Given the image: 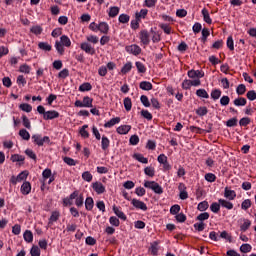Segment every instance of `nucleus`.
<instances>
[{"label": "nucleus", "mask_w": 256, "mask_h": 256, "mask_svg": "<svg viewBox=\"0 0 256 256\" xmlns=\"http://www.w3.org/2000/svg\"><path fill=\"white\" fill-rule=\"evenodd\" d=\"M221 90L220 89H214L211 92V99H213L214 101H217V99H219L221 97Z\"/></svg>", "instance_id": "nucleus-48"}, {"label": "nucleus", "mask_w": 256, "mask_h": 256, "mask_svg": "<svg viewBox=\"0 0 256 256\" xmlns=\"http://www.w3.org/2000/svg\"><path fill=\"white\" fill-rule=\"evenodd\" d=\"M140 101L144 107H151V102L149 101V97L146 95H142L140 97Z\"/></svg>", "instance_id": "nucleus-53"}, {"label": "nucleus", "mask_w": 256, "mask_h": 256, "mask_svg": "<svg viewBox=\"0 0 256 256\" xmlns=\"http://www.w3.org/2000/svg\"><path fill=\"white\" fill-rule=\"evenodd\" d=\"M86 129H89V125H87V124L83 125L79 131V133H80L81 137H83V139H89V132Z\"/></svg>", "instance_id": "nucleus-30"}, {"label": "nucleus", "mask_w": 256, "mask_h": 256, "mask_svg": "<svg viewBox=\"0 0 256 256\" xmlns=\"http://www.w3.org/2000/svg\"><path fill=\"white\" fill-rule=\"evenodd\" d=\"M131 131V125H121L116 129L119 135H127Z\"/></svg>", "instance_id": "nucleus-16"}, {"label": "nucleus", "mask_w": 256, "mask_h": 256, "mask_svg": "<svg viewBox=\"0 0 256 256\" xmlns=\"http://www.w3.org/2000/svg\"><path fill=\"white\" fill-rule=\"evenodd\" d=\"M109 223L113 227H119V225H121V222L119 221V218H117L116 216H111L109 218Z\"/></svg>", "instance_id": "nucleus-45"}, {"label": "nucleus", "mask_w": 256, "mask_h": 256, "mask_svg": "<svg viewBox=\"0 0 256 256\" xmlns=\"http://www.w3.org/2000/svg\"><path fill=\"white\" fill-rule=\"evenodd\" d=\"M69 77V69L64 68L58 73V79H67Z\"/></svg>", "instance_id": "nucleus-51"}, {"label": "nucleus", "mask_w": 256, "mask_h": 256, "mask_svg": "<svg viewBox=\"0 0 256 256\" xmlns=\"http://www.w3.org/2000/svg\"><path fill=\"white\" fill-rule=\"evenodd\" d=\"M80 47L82 51H85V53H88L89 55H95V48H93L91 44L84 42Z\"/></svg>", "instance_id": "nucleus-11"}, {"label": "nucleus", "mask_w": 256, "mask_h": 256, "mask_svg": "<svg viewBox=\"0 0 256 256\" xmlns=\"http://www.w3.org/2000/svg\"><path fill=\"white\" fill-rule=\"evenodd\" d=\"M59 217H61V213L53 211L49 219L50 223H56V221H59Z\"/></svg>", "instance_id": "nucleus-40"}, {"label": "nucleus", "mask_w": 256, "mask_h": 256, "mask_svg": "<svg viewBox=\"0 0 256 256\" xmlns=\"http://www.w3.org/2000/svg\"><path fill=\"white\" fill-rule=\"evenodd\" d=\"M74 107H86V108H91L93 107V98L89 97V96H84L83 100H76L74 103Z\"/></svg>", "instance_id": "nucleus-3"}, {"label": "nucleus", "mask_w": 256, "mask_h": 256, "mask_svg": "<svg viewBox=\"0 0 256 256\" xmlns=\"http://www.w3.org/2000/svg\"><path fill=\"white\" fill-rule=\"evenodd\" d=\"M144 187L146 189H151L156 193V195H163V187H161V185L155 181H145Z\"/></svg>", "instance_id": "nucleus-1"}, {"label": "nucleus", "mask_w": 256, "mask_h": 256, "mask_svg": "<svg viewBox=\"0 0 256 256\" xmlns=\"http://www.w3.org/2000/svg\"><path fill=\"white\" fill-rule=\"evenodd\" d=\"M210 211H212V213H218L219 211H221V204L218 202H214L210 205Z\"/></svg>", "instance_id": "nucleus-42"}, {"label": "nucleus", "mask_w": 256, "mask_h": 256, "mask_svg": "<svg viewBox=\"0 0 256 256\" xmlns=\"http://www.w3.org/2000/svg\"><path fill=\"white\" fill-rule=\"evenodd\" d=\"M179 211H181V206L179 204H174L170 208L171 215H178Z\"/></svg>", "instance_id": "nucleus-52"}, {"label": "nucleus", "mask_w": 256, "mask_h": 256, "mask_svg": "<svg viewBox=\"0 0 256 256\" xmlns=\"http://www.w3.org/2000/svg\"><path fill=\"white\" fill-rule=\"evenodd\" d=\"M109 145H111V141L107 136L103 135L101 140L102 151H107L109 149Z\"/></svg>", "instance_id": "nucleus-18"}, {"label": "nucleus", "mask_w": 256, "mask_h": 256, "mask_svg": "<svg viewBox=\"0 0 256 256\" xmlns=\"http://www.w3.org/2000/svg\"><path fill=\"white\" fill-rule=\"evenodd\" d=\"M19 135L21 138L24 139V141H29L31 139V134H29V131H27L26 129H21L19 131Z\"/></svg>", "instance_id": "nucleus-33"}, {"label": "nucleus", "mask_w": 256, "mask_h": 256, "mask_svg": "<svg viewBox=\"0 0 256 256\" xmlns=\"http://www.w3.org/2000/svg\"><path fill=\"white\" fill-rule=\"evenodd\" d=\"M196 95L202 99H209V93H207V90L205 89H198Z\"/></svg>", "instance_id": "nucleus-32"}, {"label": "nucleus", "mask_w": 256, "mask_h": 256, "mask_svg": "<svg viewBox=\"0 0 256 256\" xmlns=\"http://www.w3.org/2000/svg\"><path fill=\"white\" fill-rule=\"evenodd\" d=\"M31 256H41V250L39 249V246H32L30 250Z\"/></svg>", "instance_id": "nucleus-59"}, {"label": "nucleus", "mask_w": 256, "mask_h": 256, "mask_svg": "<svg viewBox=\"0 0 256 256\" xmlns=\"http://www.w3.org/2000/svg\"><path fill=\"white\" fill-rule=\"evenodd\" d=\"M250 227H251L250 220H244V223L240 226V231L245 233V231H247Z\"/></svg>", "instance_id": "nucleus-60"}, {"label": "nucleus", "mask_w": 256, "mask_h": 256, "mask_svg": "<svg viewBox=\"0 0 256 256\" xmlns=\"http://www.w3.org/2000/svg\"><path fill=\"white\" fill-rule=\"evenodd\" d=\"M133 159H136V161H139V163H143L144 165H147V163H149V159L145 158L143 154L135 153L133 155Z\"/></svg>", "instance_id": "nucleus-25"}, {"label": "nucleus", "mask_w": 256, "mask_h": 256, "mask_svg": "<svg viewBox=\"0 0 256 256\" xmlns=\"http://www.w3.org/2000/svg\"><path fill=\"white\" fill-rule=\"evenodd\" d=\"M140 39L143 45H149V32L143 30L140 32Z\"/></svg>", "instance_id": "nucleus-21"}, {"label": "nucleus", "mask_w": 256, "mask_h": 256, "mask_svg": "<svg viewBox=\"0 0 256 256\" xmlns=\"http://www.w3.org/2000/svg\"><path fill=\"white\" fill-rule=\"evenodd\" d=\"M207 219H209V212L201 213L196 217V221H201V223L207 221Z\"/></svg>", "instance_id": "nucleus-56"}, {"label": "nucleus", "mask_w": 256, "mask_h": 256, "mask_svg": "<svg viewBox=\"0 0 256 256\" xmlns=\"http://www.w3.org/2000/svg\"><path fill=\"white\" fill-rule=\"evenodd\" d=\"M20 191L22 193V195H29V193H31V182L29 181H25L23 182Z\"/></svg>", "instance_id": "nucleus-12"}, {"label": "nucleus", "mask_w": 256, "mask_h": 256, "mask_svg": "<svg viewBox=\"0 0 256 256\" xmlns=\"http://www.w3.org/2000/svg\"><path fill=\"white\" fill-rule=\"evenodd\" d=\"M238 120L237 118H231L226 122V126L228 127H237Z\"/></svg>", "instance_id": "nucleus-64"}, {"label": "nucleus", "mask_w": 256, "mask_h": 256, "mask_svg": "<svg viewBox=\"0 0 256 256\" xmlns=\"http://www.w3.org/2000/svg\"><path fill=\"white\" fill-rule=\"evenodd\" d=\"M63 161L66 163V165H69V167H75V165H77V161L71 157L65 156Z\"/></svg>", "instance_id": "nucleus-38"}, {"label": "nucleus", "mask_w": 256, "mask_h": 256, "mask_svg": "<svg viewBox=\"0 0 256 256\" xmlns=\"http://www.w3.org/2000/svg\"><path fill=\"white\" fill-rule=\"evenodd\" d=\"M32 141L35 145H38V147H43L45 143L48 145L51 143V138H49V136L42 137L41 134H34L32 135Z\"/></svg>", "instance_id": "nucleus-2"}, {"label": "nucleus", "mask_w": 256, "mask_h": 256, "mask_svg": "<svg viewBox=\"0 0 256 256\" xmlns=\"http://www.w3.org/2000/svg\"><path fill=\"white\" fill-rule=\"evenodd\" d=\"M109 17H117L119 15V7L113 6L108 13Z\"/></svg>", "instance_id": "nucleus-54"}, {"label": "nucleus", "mask_w": 256, "mask_h": 256, "mask_svg": "<svg viewBox=\"0 0 256 256\" xmlns=\"http://www.w3.org/2000/svg\"><path fill=\"white\" fill-rule=\"evenodd\" d=\"M224 197L229 199V201H234L235 197H237V192L235 190H229L228 187L224 189Z\"/></svg>", "instance_id": "nucleus-10"}, {"label": "nucleus", "mask_w": 256, "mask_h": 256, "mask_svg": "<svg viewBox=\"0 0 256 256\" xmlns=\"http://www.w3.org/2000/svg\"><path fill=\"white\" fill-rule=\"evenodd\" d=\"M98 31L107 35L109 33V25L106 22H101L96 26Z\"/></svg>", "instance_id": "nucleus-22"}, {"label": "nucleus", "mask_w": 256, "mask_h": 256, "mask_svg": "<svg viewBox=\"0 0 256 256\" xmlns=\"http://www.w3.org/2000/svg\"><path fill=\"white\" fill-rule=\"evenodd\" d=\"M218 203H220V207H223L224 209H228L229 211H231V209H233V204L231 202H229V200L220 198L218 200Z\"/></svg>", "instance_id": "nucleus-17"}, {"label": "nucleus", "mask_w": 256, "mask_h": 256, "mask_svg": "<svg viewBox=\"0 0 256 256\" xmlns=\"http://www.w3.org/2000/svg\"><path fill=\"white\" fill-rule=\"evenodd\" d=\"M207 113H209V110L205 106H200L196 109V115H198V117H205Z\"/></svg>", "instance_id": "nucleus-28"}, {"label": "nucleus", "mask_w": 256, "mask_h": 256, "mask_svg": "<svg viewBox=\"0 0 256 256\" xmlns=\"http://www.w3.org/2000/svg\"><path fill=\"white\" fill-rule=\"evenodd\" d=\"M188 77H190V79H195L196 77L197 79H201V77H205V73L200 70H190L188 71Z\"/></svg>", "instance_id": "nucleus-9"}, {"label": "nucleus", "mask_w": 256, "mask_h": 256, "mask_svg": "<svg viewBox=\"0 0 256 256\" xmlns=\"http://www.w3.org/2000/svg\"><path fill=\"white\" fill-rule=\"evenodd\" d=\"M121 123V118L120 117H115L110 119L108 122L104 124L105 129H111V127H114V125H117Z\"/></svg>", "instance_id": "nucleus-13"}, {"label": "nucleus", "mask_w": 256, "mask_h": 256, "mask_svg": "<svg viewBox=\"0 0 256 256\" xmlns=\"http://www.w3.org/2000/svg\"><path fill=\"white\" fill-rule=\"evenodd\" d=\"M84 204L86 211H93V207H95V201L93 200V197H87Z\"/></svg>", "instance_id": "nucleus-15"}, {"label": "nucleus", "mask_w": 256, "mask_h": 256, "mask_svg": "<svg viewBox=\"0 0 256 256\" xmlns=\"http://www.w3.org/2000/svg\"><path fill=\"white\" fill-rule=\"evenodd\" d=\"M19 109H21V111H25V113H31V111H33V106L28 103H22L20 104Z\"/></svg>", "instance_id": "nucleus-35"}, {"label": "nucleus", "mask_w": 256, "mask_h": 256, "mask_svg": "<svg viewBox=\"0 0 256 256\" xmlns=\"http://www.w3.org/2000/svg\"><path fill=\"white\" fill-rule=\"evenodd\" d=\"M198 211H207L209 209V202L202 201L197 206Z\"/></svg>", "instance_id": "nucleus-44"}, {"label": "nucleus", "mask_w": 256, "mask_h": 256, "mask_svg": "<svg viewBox=\"0 0 256 256\" xmlns=\"http://www.w3.org/2000/svg\"><path fill=\"white\" fill-rule=\"evenodd\" d=\"M92 189L95 191V193H97V195H103V193L107 191L105 189V185L98 181L92 183Z\"/></svg>", "instance_id": "nucleus-6"}, {"label": "nucleus", "mask_w": 256, "mask_h": 256, "mask_svg": "<svg viewBox=\"0 0 256 256\" xmlns=\"http://www.w3.org/2000/svg\"><path fill=\"white\" fill-rule=\"evenodd\" d=\"M74 193H76V197L74 198L75 200V205L78 207V209H81L83 205L85 204V196L83 193H79L78 190H75Z\"/></svg>", "instance_id": "nucleus-5"}, {"label": "nucleus", "mask_w": 256, "mask_h": 256, "mask_svg": "<svg viewBox=\"0 0 256 256\" xmlns=\"http://www.w3.org/2000/svg\"><path fill=\"white\" fill-rule=\"evenodd\" d=\"M10 160L12 161V163H24L25 161V156L23 155H19V154H13L11 157H10Z\"/></svg>", "instance_id": "nucleus-20"}, {"label": "nucleus", "mask_w": 256, "mask_h": 256, "mask_svg": "<svg viewBox=\"0 0 256 256\" xmlns=\"http://www.w3.org/2000/svg\"><path fill=\"white\" fill-rule=\"evenodd\" d=\"M246 91L247 87L245 86V84H239L236 88L237 95H245Z\"/></svg>", "instance_id": "nucleus-43"}, {"label": "nucleus", "mask_w": 256, "mask_h": 256, "mask_svg": "<svg viewBox=\"0 0 256 256\" xmlns=\"http://www.w3.org/2000/svg\"><path fill=\"white\" fill-rule=\"evenodd\" d=\"M55 48L60 55H63V53H65V48L60 41L55 42Z\"/></svg>", "instance_id": "nucleus-57"}, {"label": "nucleus", "mask_w": 256, "mask_h": 256, "mask_svg": "<svg viewBox=\"0 0 256 256\" xmlns=\"http://www.w3.org/2000/svg\"><path fill=\"white\" fill-rule=\"evenodd\" d=\"M204 177L208 183H215V181H217V176H215L213 173H207Z\"/></svg>", "instance_id": "nucleus-58"}, {"label": "nucleus", "mask_w": 256, "mask_h": 256, "mask_svg": "<svg viewBox=\"0 0 256 256\" xmlns=\"http://www.w3.org/2000/svg\"><path fill=\"white\" fill-rule=\"evenodd\" d=\"M144 173L148 177H155V168L153 166H147L144 168Z\"/></svg>", "instance_id": "nucleus-36"}, {"label": "nucleus", "mask_w": 256, "mask_h": 256, "mask_svg": "<svg viewBox=\"0 0 256 256\" xmlns=\"http://www.w3.org/2000/svg\"><path fill=\"white\" fill-rule=\"evenodd\" d=\"M82 179L87 181V183H91V181H93V174L89 171H85L82 173Z\"/></svg>", "instance_id": "nucleus-39"}, {"label": "nucleus", "mask_w": 256, "mask_h": 256, "mask_svg": "<svg viewBox=\"0 0 256 256\" xmlns=\"http://www.w3.org/2000/svg\"><path fill=\"white\" fill-rule=\"evenodd\" d=\"M250 207H251V199H246L241 204V209H243V211H247V209H250Z\"/></svg>", "instance_id": "nucleus-62"}, {"label": "nucleus", "mask_w": 256, "mask_h": 256, "mask_svg": "<svg viewBox=\"0 0 256 256\" xmlns=\"http://www.w3.org/2000/svg\"><path fill=\"white\" fill-rule=\"evenodd\" d=\"M251 124V118L249 117H243L239 121L240 127H247V125Z\"/></svg>", "instance_id": "nucleus-49"}, {"label": "nucleus", "mask_w": 256, "mask_h": 256, "mask_svg": "<svg viewBox=\"0 0 256 256\" xmlns=\"http://www.w3.org/2000/svg\"><path fill=\"white\" fill-rule=\"evenodd\" d=\"M38 47L42 51H51V49H52L51 45H49V43H47V42H40L38 44Z\"/></svg>", "instance_id": "nucleus-47"}, {"label": "nucleus", "mask_w": 256, "mask_h": 256, "mask_svg": "<svg viewBox=\"0 0 256 256\" xmlns=\"http://www.w3.org/2000/svg\"><path fill=\"white\" fill-rule=\"evenodd\" d=\"M64 47H71V39L67 37L66 35L61 36L59 41Z\"/></svg>", "instance_id": "nucleus-37"}, {"label": "nucleus", "mask_w": 256, "mask_h": 256, "mask_svg": "<svg viewBox=\"0 0 256 256\" xmlns=\"http://www.w3.org/2000/svg\"><path fill=\"white\" fill-rule=\"evenodd\" d=\"M247 99H249V101H255L256 100V91L255 90H250L247 92L246 94Z\"/></svg>", "instance_id": "nucleus-63"}, {"label": "nucleus", "mask_w": 256, "mask_h": 256, "mask_svg": "<svg viewBox=\"0 0 256 256\" xmlns=\"http://www.w3.org/2000/svg\"><path fill=\"white\" fill-rule=\"evenodd\" d=\"M202 15L204 17L205 23H208V25H211V23H213V21L211 20V17L209 16V11H207V9L204 8L202 10Z\"/></svg>", "instance_id": "nucleus-41"}, {"label": "nucleus", "mask_w": 256, "mask_h": 256, "mask_svg": "<svg viewBox=\"0 0 256 256\" xmlns=\"http://www.w3.org/2000/svg\"><path fill=\"white\" fill-rule=\"evenodd\" d=\"M140 115L144 118L147 119V121H152L153 120V114L149 112V110H141Z\"/></svg>", "instance_id": "nucleus-31"}, {"label": "nucleus", "mask_w": 256, "mask_h": 256, "mask_svg": "<svg viewBox=\"0 0 256 256\" xmlns=\"http://www.w3.org/2000/svg\"><path fill=\"white\" fill-rule=\"evenodd\" d=\"M139 87L143 91H151V89H153V84H151V82H149V81H142V82H140Z\"/></svg>", "instance_id": "nucleus-26"}, {"label": "nucleus", "mask_w": 256, "mask_h": 256, "mask_svg": "<svg viewBox=\"0 0 256 256\" xmlns=\"http://www.w3.org/2000/svg\"><path fill=\"white\" fill-rule=\"evenodd\" d=\"M240 253H251V251H253V246H251V244H242L240 246Z\"/></svg>", "instance_id": "nucleus-29"}, {"label": "nucleus", "mask_w": 256, "mask_h": 256, "mask_svg": "<svg viewBox=\"0 0 256 256\" xmlns=\"http://www.w3.org/2000/svg\"><path fill=\"white\" fill-rule=\"evenodd\" d=\"M112 209L118 219H121L122 221H127V215H125V213L121 211L119 207L114 205Z\"/></svg>", "instance_id": "nucleus-14"}, {"label": "nucleus", "mask_w": 256, "mask_h": 256, "mask_svg": "<svg viewBox=\"0 0 256 256\" xmlns=\"http://www.w3.org/2000/svg\"><path fill=\"white\" fill-rule=\"evenodd\" d=\"M59 115V112H57L56 110H49L46 111V113L43 116V119L44 121H51L53 119H58Z\"/></svg>", "instance_id": "nucleus-7"}, {"label": "nucleus", "mask_w": 256, "mask_h": 256, "mask_svg": "<svg viewBox=\"0 0 256 256\" xmlns=\"http://www.w3.org/2000/svg\"><path fill=\"white\" fill-rule=\"evenodd\" d=\"M75 197H77V193L72 192L68 197L64 198L62 200L63 207H71V205H73Z\"/></svg>", "instance_id": "nucleus-8"}, {"label": "nucleus", "mask_w": 256, "mask_h": 256, "mask_svg": "<svg viewBox=\"0 0 256 256\" xmlns=\"http://www.w3.org/2000/svg\"><path fill=\"white\" fill-rule=\"evenodd\" d=\"M141 19V14L139 12H136V20L131 21V27L132 29H139V21Z\"/></svg>", "instance_id": "nucleus-34"}, {"label": "nucleus", "mask_w": 256, "mask_h": 256, "mask_svg": "<svg viewBox=\"0 0 256 256\" xmlns=\"http://www.w3.org/2000/svg\"><path fill=\"white\" fill-rule=\"evenodd\" d=\"M133 107V103L131 102V98L127 97L124 99V108L126 111H131Z\"/></svg>", "instance_id": "nucleus-50"}, {"label": "nucleus", "mask_w": 256, "mask_h": 256, "mask_svg": "<svg viewBox=\"0 0 256 256\" xmlns=\"http://www.w3.org/2000/svg\"><path fill=\"white\" fill-rule=\"evenodd\" d=\"M235 107H245L247 105V99L243 97H238L233 101Z\"/></svg>", "instance_id": "nucleus-23"}, {"label": "nucleus", "mask_w": 256, "mask_h": 256, "mask_svg": "<svg viewBox=\"0 0 256 256\" xmlns=\"http://www.w3.org/2000/svg\"><path fill=\"white\" fill-rule=\"evenodd\" d=\"M31 33H33L34 35H41V33H43V28L39 25L33 26L30 29Z\"/></svg>", "instance_id": "nucleus-55"}, {"label": "nucleus", "mask_w": 256, "mask_h": 256, "mask_svg": "<svg viewBox=\"0 0 256 256\" xmlns=\"http://www.w3.org/2000/svg\"><path fill=\"white\" fill-rule=\"evenodd\" d=\"M131 205H133V207H135V209H138L140 211H147V204H145V202L137 199V198H133L131 200Z\"/></svg>", "instance_id": "nucleus-4"}, {"label": "nucleus", "mask_w": 256, "mask_h": 256, "mask_svg": "<svg viewBox=\"0 0 256 256\" xmlns=\"http://www.w3.org/2000/svg\"><path fill=\"white\" fill-rule=\"evenodd\" d=\"M93 89V86L89 82H84L82 85L79 86L78 91L81 93H85L87 91H91Z\"/></svg>", "instance_id": "nucleus-24"}, {"label": "nucleus", "mask_w": 256, "mask_h": 256, "mask_svg": "<svg viewBox=\"0 0 256 256\" xmlns=\"http://www.w3.org/2000/svg\"><path fill=\"white\" fill-rule=\"evenodd\" d=\"M175 219L178 223H185V221H187V216L184 213H178V215L175 216Z\"/></svg>", "instance_id": "nucleus-61"}, {"label": "nucleus", "mask_w": 256, "mask_h": 256, "mask_svg": "<svg viewBox=\"0 0 256 256\" xmlns=\"http://www.w3.org/2000/svg\"><path fill=\"white\" fill-rule=\"evenodd\" d=\"M220 71L225 75H233V70L229 68V65H221Z\"/></svg>", "instance_id": "nucleus-46"}, {"label": "nucleus", "mask_w": 256, "mask_h": 256, "mask_svg": "<svg viewBox=\"0 0 256 256\" xmlns=\"http://www.w3.org/2000/svg\"><path fill=\"white\" fill-rule=\"evenodd\" d=\"M23 238L26 243H33V232H31V230H26L23 234Z\"/></svg>", "instance_id": "nucleus-27"}, {"label": "nucleus", "mask_w": 256, "mask_h": 256, "mask_svg": "<svg viewBox=\"0 0 256 256\" xmlns=\"http://www.w3.org/2000/svg\"><path fill=\"white\" fill-rule=\"evenodd\" d=\"M126 51L132 53V55H139V53H141V48L137 45H131L126 47Z\"/></svg>", "instance_id": "nucleus-19"}]
</instances>
